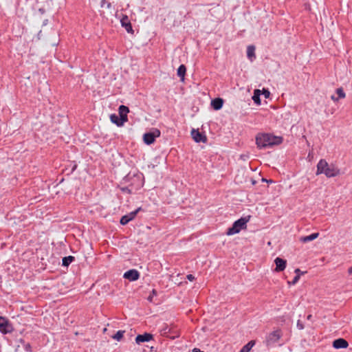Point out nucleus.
Segmentation results:
<instances>
[{
	"instance_id": "5701e85b",
	"label": "nucleus",
	"mask_w": 352,
	"mask_h": 352,
	"mask_svg": "<svg viewBox=\"0 0 352 352\" xmlns=\"http://www.w3.org/2000/svg\"><path fill=\"white\" fill-rule=\"evenodd\" d=\"M74 261L75 257L73 256H65L62 259V266L67 267Z\"/></svg>"
},
{
	"instance_id": "4468645a",
	"label": "nucleus",
	"mask_w": 352,
	"mask_h": 352,
	"mask_svg": "<svg viewBox=\"0 0 352 352\" xmlns=\"http://www.w3.org/2000/svg\"><path fill=\"white\" fill-rule=\"evenodd\" d=\"M332 346L334 349H346L349 346V342L344 338H338L333 340Z\"/></svg>"
},
{
	"instance_id": "e433bc0d",
	"label": "nucleus",
	"mask_w": 352,
	"mask_h": 352,
	"mask_svg": "<svg viewBox=\"0 0 352 352\" xmlns=\"http://www.w3.org/2000/svg\"><path fill=\"white\" fill-rule=\"evenodd\" d=\"M296 275H298L300 277L301 275L306 273V272H302L299 268H296L294 271Z\"/></svg>"
},
{
	"instance_id": "ea45409f",
	"label": "nucleus",
	"mask_w": 352,
	"mask_h": 352,
	"mask_svg": "<svg viewBox=\"0 0 352 352\" xmlns=\"http://www.w3.org/2000/svg\"><path fill=\"white\" fill-rule=\"evenodd\" d=\"M38 12L41 14H44L45 13V9L43 8H40L38 10Z\"/></svg>"
},
{
	"instance_id": "bb28decb",
	"label": "nucleus",
	"mask_w": 352,
	"mask_h": 352,
	"mask_svg": "<svg viewBox=\"0 0 352 352\" xmlns=\"http://www.w3.org/2000/svg\"><path fill=\"white\" fill-rule=\"evenodd\" d=\"M120 190L122 192H125L127 194H131L132 191L134 190V189L131 186H130L129 184H128L126 186L122 187Z\"/></svg>"
},
{
	"instance_id": "f03ea898",
	"label": "nucleus",
	"mask_w": 352,
	"mask_h": 352,
	"mask_svg": "<svg viewBox=\"0 0 352 352\" xmlns=\"http://www.w3.org/2000/svg\"><path fill=\"white\" fill-rule=\"evenodd\" d=\"M144 175L139 172H129L122 181V184H128L135 190L140 189L144 186Z\"/></svg>"
},
{
	"instance_id": "9d476101",
	"label": "nucleus",
	"mask_w": 352,
	"mask_h": 352,
	"mask_svg": "<svg viewBox=\"0 0 352 352\" xmlns=\"http://www.w3.org/2000/svg\"><path fill=\"white\" fill-rule=\"evenodd\" d=\"M140 274L135 269L129 270L124 273L123 278L129 281H135L140 278Z\"/></svg>"
},
{
	"instance_id": "f257e3e1",
	"label": "nucleus",
	"mask_w": 352,
	"mask_h": 352,
	"mask_svg": "<svg viewBox=\"0 0 352 352\" xmlns=\"http://www.w3.org/2000/svg\"><path fill=\"white\" fill-rule=\"evenodd\" d=\"M324 174L327 177H334L340 174V170L334 164H329L327 162L321 159L317 164L316 175Z\"/></svg>"
},
{
	"instance_id": "423d86ee",
	"label": "nucleus",
	"mask_w": 352,
	"mask_h": 352,
	"mask_svg": "<svg viewBox=\"0 0 352 352\" xmlns=\"http://www.w3.org/2000/svg\"><path fill=\"white\" fill-rule=\"evenodd\" d=\"M14 330L12 322L5 316H0V332L2 334L12 333Z\"/></svg>"
},
{
	"instance_id": "9b49d317",
	"label": "nucleus",
	"mask_w": 352,
	"mask_h": 352,
	"mask_svg": "<svg viewBox=\"0 0 352 352\" xmlns=\"http://www.w3.org/2000/svg\"><path fill=\"white\" fill-rule=\"evenodd\" d=\"M154 339V336L151 333L145 332L143 334H138L135 337V342L138 344H140L141 343L149 342L151 340H153Z\"/></svg>"
},
{
	"instance_id": "f704fd0d",
	"label": "nucleus",
	"mask_w": 352,
	"mask_h": 352,
	"mask_svg": "<svg viewBox=\"0 0 352 352\" xmlns=\"http://www.w3.org/2000/svg\"><path fill=\"white\" fill-rule=\"evenodd\" d=\"M24 349L27 352H31L32 351V346L30 343H26L24 346Z\"/></svg>"
},
{
	"instance_id": "c85d7f7f",
	"label": "nucleus",
	"mask_w": 352,
	"mask_h": 352,
	"mask_svg": "<svg viewBox=\"0 0 352 352\" xmlns=\"http://www.w3.org/2000/svg\"><path fill=\"white\" fill-rule=\"evenodd\" d=\"M130 221V220L128 218V216H126V214L122 216L120 220V223L122 226H125Z\"/></svg>"
},
{
	"instance_id": "4be33fe9",
	"label": "nucleus",
	"mask_w": 352,
	"mask_h": 352,
	"mask_svg": "<svg viewBox=\"0 0 352 352\" xmlns=\"http://www.w3.org/2000/svg\"><path fill=\"white\" fill-rule=\"evenodd\" d=\"M261 95V91L260 89H255L254 91V94L252 97L254 102L258 105L261 104V101L260 96Z\"/></svg>"
},
{
	"instance_id": "de8ad7c7",
	"label": "nucleus",
	"mask_w": 352,
	"mask_h": 352,
	"mask_svg": "<svg viewBox=\"0 0 352 352\" xmlns=\"http://www.w3.org/2000/svg\"><path fill=\"white\" fill-rule=\"evenodd\" d=\"M252 185H255L256 184V181L252 179Z\"/></svg>"
},
{
	"instance_id": "20e7f679",
	"label": "nucleus",
	"mask_w": 352,
	"mask_h": 352,
	"mask_svg": "<svg viewBox=\"0 0 352 352\" xmlns=\"http://www.w3.org/2000/svg\"><path fill=\"white\" fill-rule=\"evenodd\" d=\"M269 140V133H260L256 136V144L258 148H265L276 146V142H267Z\"/></svg>"
},
{
	"instance_id": "a19ab883",
	"label": "nucleus",
	"mask_w": 352,
	"mask_h": 352,
	"mask_svg": "<svg viewBox=\"0 0 352 352\" xmlns=\"http://www.w3.org/2000/svg\"><path fill=\"white\" fill-rule=\"evenodd\" d=\"M19 342L21 343L23 346H24L27 343L23 338H20L19 340Z\"/></svg>"
},
{
	"instance_id": "0eeeda50",
	"label": "nucleus",
	"mask_w": 352,
	"mask_h": 352,
	"mask_svg": "<svg viewBox=\"0 0 352 352\" xmlns=\"http://www.w3.org/2000/svg\"><path fill=\"white\" fill-rule=\"evenodd\" d=\"M282 336L280 329L275 330L269 333L266 338L267 346H271L276 343Z\"/></svg>"
},
{
	"instance_id": "473e14b6",
	"label": "nucleus",
	"mask_w": 352,
	"mask_h": 352,
	"mask_svg": "<svg viewBox=\"0 0 352 352\" xmlns=\"http://www.w3.org/2000/svg\"><path fill=\"white\" fill-rule=\"evenodd\" d=\"M296 326L299 330H302L305 328L303 322L300 319L298 320Z\"/></svg>"
},
{
	"instance_id": "37998d69",
	"label": "nucleus",
	"mask_w": 352,
	"mask_h": 352,
	"mask_svg": "<svg viewBox=\"0 0 352 352\" xmlns=\"http://www.w3.org/2000/svg\"><path fill=\"white\" fill-rule=\"evenodd\" d=\"M192 352H204L203 351H201L198 348H195L192 349Z\"/></svg>"
},
{
	"instance_id": "39448f33",
	"label": "nucleus",
	"mask_w": 352,
	"mask_h": 352,
	"mask_svg": "<svg viewBox=\"0 0 352 352\" xmlns=\"http://www.w3.org/2000/svg\"><path fill=\"white\" fill-rule=\"evenodd\" d=\"M161 132L157 129H153L152 131L145 133L143 135V141L146 145H151L155 142V139L160 137Z\"/></svg>"
},
{
	"instance_id": "412c9836",
	"label": "nucleus",
	"mask_w": 352,
	"mask_h": 352,
	"mask_svg": "<svg viewBox=\"0 0 352 352\" xmlns=\"http://www.w3.org/2000/svg\"><path fill=\"white\" fill-rule=\"evenodd\" d=\"M267 142H276V145H279L283 143V138L282 136H276L273 134L269 133V140Z\"/></svg>"
},
{
	"instance_id": "f8f14e48",
	"label": "nucleus",
	"mask_w": 352,
	"mask_h": 352,
	"mask_svg": "<svg viewBox=\"0 0 352 352\" xmlns=\"http://www.w3.org/2000/svg\"><path fill=\"white\" fill-rule=\"evenodd\" d=\"M120 23L121 25L123 28H124V29L128 33L133 34L134 31L133 30L131 23L127 15L122 14V18L120 19Z\"/></svg>"
},
{
	"instance_id": "49530a36",
	"label": "nucleus",
	"mask_w": 352,
	"mask_h": 352,
	"mask_svg": "<svg viewBox=\"0 0 352 352\" xmlns=\"http://www.w3.org/2000/svg\"><path fill=\"white\" fill-rule=\"evenodd\" d=\"M48 23V19H45L43 22V25H46Z\"/></svg>"
},
{
	"instance_id": "ddd939ff",
	"label": "nucleus",
	"mask_w": 352,
	"mask_h": 352,
	"mask_svg": "<svg viewBox=\"0 0 352 352\" xmlns=\"http://www.w3.org/2000/svg\"><path fill=\"white\" fill-rule=\"evenodd\" d=\"M110 120L112 123L115 124L117 126H122L125 122L127 121L124 119V117H122L116 113H112L110 116Z\"/></svg>"
},
{
	"instance_id": "393cba45",
	"label": "nucleus",
	"mask_w": 352,
	"mask_h": 352,
	"mask_svg": "<svg viewBox=\"0 0 352 352\" xmlns=\"http://www.w3.org/2000/svg\"><path fill=\"white\" fill-rule=\"evenodd\" d=\"M124 333L125 331L119 330L111 338L117 341H120L123 338Z\"/></svg>"
},
{
	"instance_id": "dca6fc26",
	"label": "nucleus",
	"mask_w": 352,
	"mask_h": 352,
	"mask_svg": "<svg viewBox=\"0 0 352 352\" xmlns=\"http://www.w3.org/2000/svg\"><path fill=\"white\" fill-rule=\"evenodd\" d=\"M224 100L221 98H216L211 100V107L212 108L215 110L218 111L220 110L223 105Z\"/></svg>"
},
{
	"instance_id": "72a5a7b5",
	"label": "nucleus",
	"mask_w": 352,
	"mask_h": 352,
	"mask_svg": "<svg viewBox=\"0 0 352 352\" xmlns=\"http://www.w3.org/2000/svg\"><path fill=\"white\" fill-rule=\"evenodd\" d=\"M105 4L107 5V8H111V3L110 2H107L106 0H102L100 3L101 7H104Z\"/></svg>"
},
{
	"instance_id": "2eb2a0df",
	"label": "nucleus",
	"mask_w": 352,
	"mask_h": 352,
	"mask_svg": "<svg viewBox=\"0 0 352 352\" xmlns=\"http://www.w3.org/2000/svg\"><path fill=\"white\" fill-rule=\"evenodd\" d=\"M276 265L275 271L277 272H283L287 266V261L280 257H277L274 260Z\"/></svg>"
},
{
	"instance_id": "c03bdc74",
	"label": "nucleus",
	"mask_w": 352,
	"mask_h": 352,
	"mask_svg": "<svg viewBox=\"0 0 352 352\" xmlns=\"http://www.w3.org/2000/svg\"><path fill=\"white\" fill-rule=\"evenodd\" d=\"M348 274L349 275L352 274V266L348 269Z\"/></svg>"
},
{
	"instance_id": "6ab92c4d",
	"label": "nucleus",
	"mask_w": 352,
	"mask_h": 352,
	"mask_svg": "<svg viewBox=\"0 0 352 352\" xmlns=\"http://www.w3.org/2000/svg\"><path fill=\"white\" fill-rule=\"evenodd\" d=\"M186 73V67L182 64L177 69V75L180 78L181 81H184L185 79V75Z\"/></svg>"
},
{
	"instance_id": "cd10ccee",
	"label": "nucleus",
	"mask_w": 352,
	"mask_h": 352,
	"mask_svg": "<svg viewBox=\"0 0 352 352\" xmlns=\"http://www.w3.org/2000/svg\"><path fill=\"white\" fill-rule=\"evenodd\" d=\"M336 94H338V98L339 99L344 98L345 96H346L345 93H344V89H342V87L338 88L336 89Z\"/></svg>"
},
{
	"instance_id": "aec40b11",
	"label": "nucleus",
	"mask_w": 352,
	"mask_h": 352,
	"mask_svg": "<svg viewBox=\"0 0 352 352\" xmlns=\"http://www.w3.org/2000/svg\"><path fill=\"white\" fill-rule=\"evenodd\" d=\"M247 56L251 61H252L254 59L256 58L254 45H248V46Z\"/></svg>"
},
{
	"instance_id": "a878e982",
	"label": "nucleus",
	"mask_w": 352,
	"mask_h": 352,
	"mask_svg": "<svg viewBox=\"0 0 352 352\" xmlns=\"http://www.w3.org/2000/svg\"><path fill=\"white\" fill-rule=\"evenodd\" d=\"M141 210H142V208L140 207V208H137L136 210H135L134 211H132L130 213L126 214V216H128V218L130 220V221L135 218L138 212L140 211Z\"/></svg>"
},
{
	"instance_id": "1a4fd4ad",
	"label": "nucleus",
	"mask_w": 352,
	"mask_h": 352,
	"mask_svg": "<svg viewBox=\"0 0 352 352\" xmlns=\"http://www.w3.org/2000/svg\"><path fill=\"white\" fill-rule=\"evenodd\" d=\"M161 334L163 336L170 338V339H175L179 336V333L177 330H173L168 326H166L161 330Z\"/></svg>"
},
{
	"instance_id": "f3484780",
	"label": "nucleus",
	"mask_w": 352,
	"mask_h": 352,
	"mask_svg": "<svg viewBox=\"0 0 352 352\" xmlns=\"http://www.w3.org/2000/svg\"><path fill=\"white\" fill-rule=\"evenodd\" d=\"M318 236H319L318 232H314L308 236H300L299 239V241L303 243H306L310 242V241L317 239L318 237Z\"/></svg>"
},
{
	"instance_id": "6e6552de",
	"label": "nucleus",
	"mask_w": 352,
	"mask_h": 352,
	"mask_svg": "<svg viewBox=\"0 0 352 352\" xmlns=\"http://www.w3.org/2000/svg\"><path fill=\"white\" fill-rule=\"evenodd\" d=\"M191 136L194 141L197 143H206L208 138L204 132H200L199 129H192L191 131Z\"/></svg>"
},
{
	"instance_id": "4c0bfd02",
	"label": "nucleus",
	"mask_w": 352,
	"mask_h": 352,
	"mask_svg": "<svg viewBox=\"0 0 352 352\" xmlns=\"http://www.w3.org/2000/svg\"><path fill=\"white\" fill-rule=\"evenodd\" d=\"M186 278L190 281H193L195 279V277L192 274H188Z\"/></svg>"
},
{
	"instance_id": "b1692460",
	"label": "nucleus",
	"mask_w": 352,
	"mask_h": 352,
	"mask_svg": "<svg viewBox=\"0 0 352 352\" xmlns=\"http://www.w3.org/2000/svg\"><path fill=\"white\" fill-rule=\"evenodd\" d=\"M255 340H250L241 348L239 352H250L251 349L255 345Z\"/></svg>"
},
{
	"instance_id": "79ce46f5",
	"label": "nucleus",
	"mask_w": 352,
	"mask_h": 352,
	"mask_svg": "<svg viewBox=\"0 0 352 352\" xmlns=\"http://www.w3.org/2000/svg\"><path fill=\"white\" fill-rule=\"evenodd\" d=\"M331 100H333L334 102H337L339 100V98L338 97H336L335 96H331Z\"/></svg>"
},
{
	"instance_id": "c756f323",
	"label": "nucleus",
	"mask_w": 352,
	"mask_h": 352,
	"mask_svg": "<svg viewBox=\"0 0 352 352\" xmlns=\"http://www.w3.org/2000/svg\"><path fill=\"white\" fill-rule=\"evenodd\" d=\"M157 295V292L156 289H153L150 295L147 297V300L149 302H153V298L154 296H156Z\"/></svg>"
},
{
	"instance_id": "a211bd4d",
	"label": "nucleus",
	"mask_w": 352,
	"mask_h": 352,
	"mask_svg": "<svg viewBox=\"0 0 352 352\" xmlns=\"http://www.w3.org/2000/svg\"><path fill=\"white\" fill-rule=\"evenodd\" d=\"M129 112V109L128 107L125 106V105H120L119 107H118V113H119V116H122V117H124V119L128 121V116H127V114Z\"/></svg>"
},
{
	"instance_id": "7c9ffc66",
	"label": "nucleus",
	"mask_w": 352,
	"mask_h": 352,
	"mask_svg": "<svg viewBox=\"0 0 352 352\" xmlns=\"http://www.w3.org/2000/svg\"><path fill=\"white\" fill-rule=\"evenodd\" d=\"M299 279L300 276L298 275H296L292 281H288V284L294 285L298 283Z\"/></svg>"
},
{
	"instance_id": "7ed1b4c3",
	"label": "nucleus",
	"mask_w": 352,
	"mask_h": 352,
	"mask_svg": "<svg viewBox=\"0 0 352 352\" xmlns=\"http://www.w3.org/2000/svg\"><path fill=\"white\" fill-rule=\"evenodd\" d=\"M250 218L251 216L248 215L237 219L232 223L231 227L227 229L226 234L228 236H230L239 233L241 230L245 229L247 228V223L249 222Z\"/></svg>"
},
{
	"instance_id": "58836bf2",
	"label": "nucleus",
	"mask_w": 352,
	"mask_h": 352,
	"mask_svg": "<svg viewBox=\"0 0 352 352\" xmlns=\"http://www.w3.org/2000/svg\"><path fill=\"white\" fill-rule=\"evenodd\" d=\"M261 181L263 182H266V183H268V184L274 183V181L272 179H265V178H262Z\"/></svg>"
},
{
	"instance_id": "2f4dec72",
	"label": "nucleus",
	"mask_w": 352,
	"mask_h": 352,
	"mask_svg": "<svg viewBox=\"0 0 352 352\" xmlns=\"http://www.w3.org/2000/svg\"><path fill=\"white\" fill-rule=\"evenodd\" d=\"M261 94L264 95L265 98H268L270 96V92L267 89H263L261 91Z\"/></svg>"
},
{
	"instance_id": "a18cd8bd",
	"label": "nucleus",
	"mask_w": 352,
	"mask_h": 352,
	"mask_svg": "<svg viewBox=\"0 0 352 352\" xmlns=\"http://www.w3.org/2000/svg\"><path fill=\"white\" fill-rule=\"evenodd\" d=\"M312 315L311 314H309L307 316V320H311L312 319Z\"/></svg>"
},
{
	"instance_id": "c9c22d12",
	"label": "nucleus",
	"mask_w": 352,
	"mask_h": 352,
	"mask_svg": "<svg viewBox=\"0 0 352 352\" xmlns=\"http://www.w3.org/2000/svg\"><path fill=\"white\" fill-rule=\"evenodd\" d=\"M71 166H72L71 173H73L77 168V164L75 162H72L71 164Z\"/></svg>"
}]
</instances>
